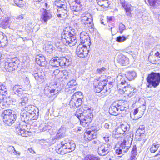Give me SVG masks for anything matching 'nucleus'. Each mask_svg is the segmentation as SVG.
Listing matches in <instances>:
<instances>
[{
  "instance_id": "39",
  "label": "nucleus",
  "mask_w": 160,
  "mask_h": 160,
  "mask_svg": "<svg viewBox=\"0 0 160 160\" xmlns=\"http://www.w3.org/2000/svg\"><path fill=\"white\" fill-rule=\"evenodd\" d=\"M50 62L51 65L53 67H57L61 66L60 60L58 58L53 59L50 61Z\"/></svg>"
},
{
  "instance_id": "8",
  "label": "nucleus",
  "mask_w": 160,
  "mask_h": 160,
  "mask_svg": "<svg viewBox=\"0 0 160 160\" xmlns=\"http://www.w3.org/2000/svg\"><path fill=\"white\" fill-rule=\"evenodd\" d=\"M88 51L86 46L81 44L78 46L76 50V53L78 57L83 58L87 56Z\"/></svg>"
},
{
  "instance_id": "58",
  "label": "nucleus",
  "mask_w": 160,
  "mask_h": 160,
  "mask_svg": "<svg viewBox=\"0 0 160 160\" xmlns=\"http://www.w3.org/2000/svg\"><path fill=\"white\" fill-rule=\"evenodd\" d=\"M117 105H116V106L118 107V110L120 109V111H123L124 110L125 108L122 105V104H121L120 103H119L118 102V103H117Z\"/></svg>"
},
{
  "instance_id": "45",
  "label": "nucleus",
  "mask_w": 160,
  "mask_h": 160,
  "mask_svg": "<svg viewBox=\"0 0 160 160\" xmlns=\"http://www.w3.org/2000/svg\"><path fill=\"white\" fill-rule=\"evenodd\" d=\"M36 109H37L33 105H28L25 107L24 110L26 111L29 114L31 112L34 111Z\"/></svg>"
},
{
  "instance_id": "26",
  "label": "nucleus",
  "mask_w": 160,
  "mask_h": 160,
  "mask_svg": "<svg viewBox=\"0 0 160 160\" xmlns=\"http://www.w3.org/2000/svg\"><path fill=\"white\" fill-rule=\"evenodd\" d=\"M80 94H81L80 92H76L72 96V98L69 102V105L71 108L73 109L77 107L74 100H75V98H78V96Z\"/></svg>"
},
{
  "instance_id": "33",
  "label": "nucleus",
  "mask_w": 160,
  "mask_h": 160,
  "mask_svg": "<svg viewBox=\"0 0 160 160\" xmlns=\"http://www.w3.org/2000/svg\"><path fill=\"white\" fill-rule=\"evenodd\" d=\"M54 4L59 8H67V5L64 0H56L54 2Z\"/></svg>"
},
{
  "instance_id": "51",
  "label": "nucleus",
  "mask_w": 160,
  "mask_h": 160,
  "mask_svg": "<svg viewBox=\"0 0 160 160\" xmlns=\"http://www.w3.org/2000/svg\"><path fill=\"white\" fill-rule=\"evenodd\" d=\"M82 98L79 97V95L78 96V98H75V100L74 101H75L77 107H78L81 104Z\"/></svg>"
},
{
  "instance_id": "5",
  "label": "nucleus",
  "mask_w": 160,
  "mask_h": 160,
  "mask_svg": "<svg viewBox=\"0 0 160 160\" xmlns=\"http://www.w3.org/2000/svg\"><path fill=\"white\" fill-rule=\"evenodd\" d=\"M61 147L58 148V152L60 153L64 149L66 150V152H70L74 150L75 148V144L72 141L67 139L61 142Z\"/></svg>"
},
{
  "instance_id": "24",
  "label": "nucleus",
  "mask_w": 160,
  "mask_h": 160,
  "mask_svg": "<svg viewBox=\"0 0 160 160\" xmlns=\"http://www.w3.org/2000/svg\"><path fill=\"white\" fill-rule=\"evenodd\" d=\"M116 105L117 102H115L111 106L109 110V113L110 114L116 116L119 113L118 112V108Z\"/></svg>"
},
{
  "instance_id": "22",
  "label": "nucleus",
  "mask_w": 160,
  "mask_h": 160,
  "mask_svg": "<svg viewBox=\"0 0 160 160\" xmlns=\"http://www.w3.org/2000/svg\"><path fill=\"white\" fill-rule=\"evenodd\" d=\"M35 59L36 62L39 66H44L45 65L46 62L45 57L42 55H37Z\"/></svg>"
},
{
  "instance_id": "44",
  "label": "nucleus",
  "mask_w": 160,
  "mask_h": 160,
  "mask_svg": "<svg viewBox=\"0 0 160 160\" xmlns=\"http://www.w3.org/2000/svg\"><path fill=\"white\" fill-rule=\"evenodd\" d=\"M19 99V98L18 97L12 98L10 99L9 98V101L10 103H8V104H12L14 105H17V106H18Z\"/></svg>"
},
{
  "instance_id": "43",
  "label": "nucleus",
  "mask_w": 160,
  "mask_h": 160,
  "mask_svg": "<svg viewBox=\"0 0 160 160\" xmlns=\"http://www.w3.org/2000/svg\"><path fill=\"white\" fill-rule=\"evenodd\" d=\"M159 146V144L157 143L153 144L151 145L150 148V152L152 153H154L157 150Z\"/></svg>"
},
{
  "instance_id": "14",
  "label": "nucleus",
  "mask_w": 160,
  "mask_h": 160,
  "mask_svg": "<svg viewBox=\"0 0 160 160\" xmlns=\"http://www.w3.org/2000/svg\"><path fill=\"white\" fill-rule=\"evenodd\" d=\"M29 94L27 93L22 94L19 98V100L18 102V106L20 107L25 106L28 104Z\"/></svg>"
},
{
  "instance_id": "15",
  "label": "nucleus",
  "mask_w": 160,
  "mask_h": 160,
  "mask_svg": "<svg viewBox=\"0 0 160 160\" xmlns=\"http://www.w3.org/2000/svg\"><path fill=\"white\" fill-rule=\"evenodd\" d=\"M128 142L124 140L123 138H122L121 140L118 141L116 146L117 147H118L119 146L120 148H121L123 149V152H126L128 151L130 148L131 144L129 143V145H127Z\"/></svg>"
},
{
  "instance_id": "25",
  "label": "nucleus",
  "mask_w": 160,
  "mask_h": 160,
  "mask_svg": "<svg viewBox=\"0 0 160 160\" xmlns=\"http://www.w3.org/2000/svg\"><path fill=\"white\" fill-rule=\"evenodd\" d=\"M19 127H16V130L17 133L23 137H28L29 135V133H30L24 129H21L20 126V123H19Z\"/></svg>"
},
{
  "instance_id": "49",
  "label": "nucleus",
  "mask_w": 160,
  "mask_h": 160,
  "mask_svg": "<svg viewBox=\"0 0 160 160\" xmlns=\"http://www.w3.org/2000/svg\"><path fill=\"white\" fill-rule=\"evenodd\" d=\"M9 61L10 62V63L12 64V65H11L12 67H13V65H16V69L18 67V61L17 60H16L14 58H9Z\"/></svg>"
},
{
  "instance_id": "12",
  "label": "nucleus",
  "mask_w": 160,
  "mask_h": 160,
  "mask_svg": "<svg viewBox=\"0 0 160 160\" xmlns=\"http://www.w3.org/2000/svg\"><path fill=\"white\" fill-rule=\"evenodd\" d=\"M41 18L40 20L42 22H46L48 20L52 17L50 13L46 9L42 8L40 9Z\"/></svg>"
},
{
  "instance_id": "29",
  "label": "nucleus",
  "mask_w": 160,
  "mask_h": 160,
  "mask_svg": "<svg viewBox=\"0 0 160 160\" xmlns=\"http://www.w3.org/2000/svg\"><path fill=\"white\" fill-rule=\"evenodd\" d=\"M29 114L26 111H22L20 113V117L22 120L26 122L30 119Z\"/></svg>"
},
{
  "instance_id": "62",
  "label": "nucleus",
  "mask_w": 160,
  "mask_h": 160,
  "mask_svg": "<svg viewBox=\"0 0 160 160\" xmlns=\"http://www.w3.org/2000/svg\"><path fill=\"white\" fill-rule=\"evenodd\" d=\"M145 131H142V132H141V133H137V135L140 137L139 138H144L145 137V134L144 133Z\"/></svg>"
},
{
  "instance_id": "61",
  "label": "nucleus",
  "mask_w": 160,
  "mask_h": 160,
  "mask_svg": "<svg viewBox=\"0 0 160 160\" xmlns=\"http://www.w3.org/2000/svg\"><path fill=\"white\" fill-rule=\"evenodd\" d=\"M46 50H48V52H51L53 50V47L52 45H49L47 46L45 48Z\"/></svg>"
},
{
  "instance_id": "19",
  "label": "nucleus",
  "mask_w": 160,
  "mask_h": 160,
  "mask_svg": "<svg viewBox=\"0 0 160 160\" xmlns=\"http://www.w3.org/2000/svg\"><path fill=\"white\" fill-rule=\"evenodd\" d=\"M77 84V83L76 82V81L74 79L71 80L69 82H68L67 85V88L65 89L66 91L69 92V93H70L72 92V90L74 92V91L76 89V87L72 88L75 86Z\"/></svg>"
},
{
  "instance_id": "37",
  "label": "nucleus",
  "mask_w": 160,
  "mask_h": 160,
  "mask_svg": "<svg viewBox=\"0 0 160 160\" xmlns=\"http://www.w3.org/2000/svg\"><path fill=\"white\" fill-rule=\"evenodd\" d=\"M39 111L37 109H36L34 111L31 112L29 113L30 119H36L38 117Z\"/></svg>"
},
{
  "instance_id": "31",
  "label": "nucleus",
  "mask_w": 160,
  "mask_h": 160,
  "mask_svg": "<svg viewBox=\"0 0 160 160\" xmlns=\"http://www.w3.org/2000/svg\"><path fill=\"white\" fill-rule=\"evenodd\" d=\"M60 90V89L59 90L56 88H55L54 89H52L51 87L49 88V87H48L45 88L44 89V92H49L51 93V95H54L58 93V91Z\"/></svg>"
},
{
  "instance_id": "2",
  "label": "nucleus",
  "mask_w": 160,
  "mask_h": 160,
  "mask_svg": "<svg viewBox=\"0 0 160 160\" xmlns=\"http://www.w3.org/2000/svg\"><path fill=\"white\" fill-rule=\"evenodd\" d=\"M84 110L83 108H81L79 109H77L75 114V115L80 120L81 122L85 125L87 124L88 125L92 121V114L91 113H89L86 116L84 115Z\"/></svg>"
},
{
  "instance_id": "60",
  "label": "nucleus",
  "mask_w": 160,
  "mask_h": 160,
  "mask_svg": "<svg viewBox=\"0 0 160 160\" xmlns=\"http://www.w3.org/2000/svg\"><path fill=\"white\" fill-rule=\"evenodd\" d=\"M7 39L6 37H4V36L3 38H0V44L2 46L3 45L2 43L4 44L6 43L7 42Z\"/></svg>"
},
{
  "instance_id": "48",
  "label": "nucleus",
  "mask_w": 160,
  "mask_h": 160,
  "mask_svg": "<svg viewBox=\"0 0 160 160\" xmlns=\"http://www.w3.org/2000/svg\"><path fill=\"white\" fill-rule=\"evenodd\" d=\"M113 132L115 134H123L124 133L120 126L116 128L115 130L113 131Z\"/></svg>"
},
{
  "instance_id": "40",
  "label": "nucleus",
  "mask_w": 160,
  "mask_h": 160,
  "mask_svg": "<svg viewBox=\"0 0 160 160\" xmlns=\"http://www.w3.org/2000/svg\"><path fill=\"white\" fill-rule=\"evenodd\" d=\"M6 87L2 83H0V96H5L7 94Z\"/></svg>"
},
{
  "instance_id": "42",
  "label": "nucleus",
  "mask_w": 160,
  "mask_h": 160,
  "mask_svg": "<svg viewBox=\"0 0 160 160\" xmlns=\"http://www.w3.org/2000/svg\"><path fill=\"white\" fill-rule=\"evenodd\" d=\"M83 160H100V158L98 156L92 155H88L85 157Z\"/></svg>"
},
{
  "instance_id": "55",
  "label": "nucleus",
  "mask_w": 160,
  "mask_h": 160,
  "mask_svg": "<svg viewBox=\"0 0 160 160\" xmlns=\"http://www.w3.org/2000/svg\"><path fill=\"white\" fill-rule=\"evenodd\" d=\"M60 60L61 66H66V62L67 60V58L64 57L61 58Z\"/></svg>"
},
{
  "instance_id": "35",
  "label": "nucleus",
  "mask_w": 160,
  "mask_h": 160,
  "mask_svg": "<svg viewBox=\"0 0 160 160\" xmlns=\"http://www.w3.org/2000/svg\"><path fill=\"white\" fill-rule=\"evenodd\" d=\"M39 128L41 132L48 131L51 129L52 128L50 126L48 125L47 124L44 123L40 125Z\"/></svg>"
},
{
  "instance_id": "18",
  "label": "nucleus",
  "mask_w": 160,
  "mask_h": 160,
  "mask_svg": "<svg viewBox=\"0 0 160 160\" xmlns=\"http://www.w3.org/2000/svg\"><path fill=\"white\" fill-rule=\"evenodd\" d=\"M25 90L24 88H23L22 86L19 85H15L13 88V91L14 94H17L19 97L22 95V94L26 93L23 92V91Z\"/></svg>"
},
{
  "instance_id": "63",
  "label": "nucleus",
  "mask_w": 160,
  "mask_h": 160,
  "mask_svg": "<svg viewBox=\"0 0 160 160\" xmlns=\"http://www.w3.org/2000/svg\"><path fill=\"white\" fill-rule=\"evenodd\" d=\"M124 9L126 11L127 15L128 16H130L131 14L130 12L131 8L129 6L127 8H125Z\"/></svg>"
},
{
  "instance_id": "17",
  "label": "nucleus",
  "mask_w": 160,
  "mask_h": 160,
  "mask_svg": "<svg viewBox=\"0 0 160 160\" xmlns=\"http://www.w3.org/2000/svg\"><path fill=\"white\" fill-rule=\"evenodd\" d=\"M11 116L3 118V122L7 125H11L16 121V115H11Z\"/></svg>"
},
{
  "instance_id": "59",
  "label": "nucleus",
  "mask_w": 160,
  "mask_h": 160,
  "mask_svg": "<svg viewBox=\"0 0 160 160\" xmlns=\"http://www.w3.org/2000/svg\"><path fill=\"white\" fill-rule=\"evenodd\" d=\"M106 70V68L104 67H103L100 68H98L97 69V72L100 74H102L105 72Z\"/></svg>"
},
{
  "instance_id": "53",
  "label": "nucleus",
  "mask_w": 160,
  "mask_h": 160,
  "mask_svg": "<svg viewBox=\"0 0 160 160\" xmlns=\"http://www.w3.org/2000/svg\"><path fill=\"white\" fill-rule=\"evenodd\" d=\"M126 40V38L124 36H119L116 38V41L118 42H122Z\"/></svg>"
},
{
  "instance_id": "41",
  "label": "nucleus",
  "mask_w": 160,
  "mask_h": 160,
  "mask_svg": "<svg viewBox=\"0 0 160 160\" xmlns=\"http://www.w3.org/2000/svg\"><path fill=\"white\" fill-rule=\"evenodd\" d=\"M110 4V2L108 0H102L98 2V4L103 8H108Z\"/></svg>"
},
{
  "instance_id": "47",
  "label": "nucleus",
  "mask_w": 160,
  "mask_h": 160,
  "mask_svg": "<svg viewBox=\"0 0 160 160\" xmlns=\"http://www.w3.org/2000/svg\"><path fill=\"white\" fill-rule=\"evenodd\" d=\"M122 130L123 131L124 133L128 131L130 129V126L128 124H122L120 125Z\"/></svg>"
},
{
  "instance_id": "3",
  "label": "nucleus",
  "mask_w": 160,
  "mask_h": 160,
  "mask_svg": "<svg viewBox=\"0 0 160 160\" xmlns=\"http://www.w3.org/2000/svg\"><path fill=\"white\" fill-rule=\"evenodd\" d=\"M108 80L104 79L100 81H94V91L96 92H99L102 91L101 94L102 96L104 97L108 95L110 92L111 90L110 88L106 89H103L104 87L107 85Z\"/></svg>"
},
{
  "instance_id": "9",
  "label": "nucleus",
  "mask_w": 160,
  "mask_h": 160,
  "mask_svg": "<svg viewBox=\"0 0 160 160\" xmlns=\"http://www.w3.org/2000/svg\"><path fill=\"white\" fill-rule=\"evenodd\" d=\"M118 90L119 91L120 93H124L130 97L134 95L137 90L136 89L134 88L132 86L128 84L127 86H124L122 88V89L120 88V89Z\"/></svg>"
},
{
  "instance_id": "27",
  "label": "nucleus",
  "mask_w": 160,
  "mask_h": 160,
  "mask_svg": "<svg viewBox=\"0 0 160 160\" xmlns=\"http://www.w3.org/2000/svg\"><path fill=\"white\" fill-rule=\"evenodd\" d=\"M96 133L93 131L89 130L85 133V136L87 139L91 141L96 138Z\"/></svg>"
},
{
  "instance_id": "7",
  "label": "nucleus",
  "mask_w": 160,
  "mask_h": 160,
  "mask_svg": "<svg viewBox=\"0 0 160 160\" xmlns=\"http://www.w3.org/2000/svg\"><path fill=\"white\" fill-rule=\"evenodd\" d=\"M32 74L38 83H40L44 81L45 74L44 72L36 68L32 71Z\"/></svg>"
},
{
  "instance_id": "32",
  "label": "nucleus",
  "mask_w": 160,
  "mask_h": 160,
  "mask_svg": "<svg viewBox=\"0 0 160 160\" xmlns=\"http://www.w3.org/2000/svg\"><path fill=\"white\" fill-rule=\"evenodd\" d=\"M126 75L127 79L130 81L134 79L136 76V72L133 71H129L125 74Z\"/></svg>"
},
{
  "instance_id": "6",
  "label": "nucleus",
  "mask_w": 160,
  "mask_h": 160,
  "mask_svg": "<svg viewBox=\"0 0 160 160\" xmlns=\"http://www.w3.org/2000/svg\"><path fill=\"white\" fill-rule=\"evenodd\" d=\"M87 16H84L81 19V22L86 27L89 28V31L91 32H93L94 30V28L92 22V18L91 15L90 14H87Z\"/></svg>"
},
{
  "instance_id": "16",
  "label": "nucleus",
  "mask_w": 160,
  "mask_h": 160,
  "mask_svg": "<svg viewBox=\"0 0 160 160\" xmlns=\"http://www.w3.org/2000/svg\"><path fill=\"white\" fill-rule=\"evenodd\" d=\"M118 62L122 66H126L129 63V59L122 54H120L117 57Z\"/></svg>"
},
{
  "instance_id": "23",
  "label": "nucleus",
  "mask_w": 160,
  "mask_h": 160,
  "mask_svg": "<svg viewBox=\"0 0 160 160\" xmlns=\"http://www.w3.org/2000/svg\"><path fill=\"white\" fill-rule=\"evenodd\" d=\"M11 65H12V64L10 63V62L9 61V58L5 60L4 63V67L5 69L7 71L10 72L16 69V66L13 65V67H12L10 66Z\"/></svg>"
},
{
  "instance_id": "13",
  "label": "nucleus",
  "mask_w": 160,
  "mask_h": 160,
  "mask_svg": "<svg viewBox=\"0 0 160 160\" xmlns=\"http://www.w3.org/2000/svg\"><path fill=\"white\" fill-rule=\"evenodd\" d=\"M126 75L120 74L118 75L117 77V89H120L121 85L123 84H127L128 82H126L127 78Z\"/></svg>"
},
{
  "instance_id": "36",
  "label": "nucleus",
  "mask_w": 160,
  "mask_h": 160,
  "mask_svg": "<svg viewBox=\"0 0 160 160\" xmlns=\"http://www.w3.org/2000/svg\"><path fill=\"white\" fill-rule=\"evenodd\" d=\"M133 135L132 133H129L124 138H123V140L127 142L128 144L127 145H129V143L131 144L133 140Z\"/></svg>"
},
{
  "instance_id": "34",
  "label": "nucleus",
  "mask_w": 160,
  "mask_h": 160,
  "mask_svg": "<svg viewBox=\"0 0 160 160\" xmlns=\"http://www.w3.org/2000/svg\"><path fill=\"white\" fill-rule=\"evenodd\" d=\"M148 1L149 5L152 6L153 8H159L158 2H159L160 0H148Z\"/></svg>"
},
{
  "instance_id": "52",
  "label": "nucleus",
  "mask_w": 160,
  "mask_h": 160,
  "mask_svg": "<svg viewBox=\"0 0 160 160\" xmlns=\"http://www.w3.org/2000/svg\"><path fill=\"white\" fill-rule=\"evenodd\" d=\"M111 136V135L109 133H103V140L107 143L109 140Z\"/></svg>"
},
{
  "instance_id": "54",
  "label": "nucleus",
  "mask_w": 160,
  "mask_h": 160,
  "mask_svg": "<svg viewBox=\"0 0 160 160\" xmlns=\"http://www.w3.org/2000/svg\"><path fill=\"white\" fill-rule=\"evenodd\" d=\"M131 156L133 157H136V156L137 155V147L136 146H134L131 151Z\"/></svg>"
},
{
  "instance_id": "56",
  "label": "nucleus",
  "mask_w": 160,
  "mask_h": 160,
  "mask_svg": "<svg viewBox=\"0 0 160 160\" xmlns=\"http://www.w3.org/2000/svg\"><path fill=\"white\" fill-rule=\"evenodd\" d=\"M120 4L121 5L122 7L124 9L129 7L128 5L126 4L125 0H120Z\"/></svg>"
},
{
  "instance_id": "28",
  "label": "nucleus",
  "mask_w": 160,
  "mask_h": 160,
  "mask_svg": "<svg viewBox=\"0 0 160 160\" xmlns=\"http://www.w3.org/2000/svg\"><path fill=\"white\" fill-rule=\"evenodd\" d=\"M9 18L8 17H4L0 23V27L4 29L9 28L10 26L9 24Z\"/></svg>"
},
{
  "instance_id": "1",
  "label": "nucleus",
  "mask_w": 160,
  "mask_h": 160,
  "mask_svg": "<svg viewBox=\"0 0 160 160\" xmlns=\"http://www.w3.org/2000/svg\"><path fill=\"white\" fill-rule=\"evenodd\" d=\"M76 33L74 29L68 30V28L64 29L62 34V41L64 45L71 47L75 45L77 42Z\"/></svg>"
},
{
  "instance_id": "50",
  "label": "nucleus",
  "mask_w": 160,
  "mask_h": 160,
  "mask_svg": "<svg viewBox=\"0 0 160 160\" xmlns=\"http://www.w3.org/2000/svg\"><path fill=\"white\" fill-rule=\"evenodd\" d=\"M118 30L117 31L118 32L120 33H122L123 30H125L126 27L125 25L122 24V23H120L118 25Z\"/></svg>"
},
{
  "instance_id": "11",
  "label": "nucleus",
  "mask_w": 160,
  "mask_h": 160,
  "mask_svg": "<svg viewBox=\"0 0 160 160\" xmlns=\"http://www.w3.org/2000/svg\"><path fill=\"white\" fill-rule=\"evenodd\" d=\"M110 145L109 144H101L98 146V152L101 156H104L109 152Z\"/></svg>"
},
{
  "instance_id": "10",
  "label": "nucleus",
  "mask_w": 160,
  "mask_h": 160,
  "mask_svg": "<svg viewBox=\"0 0 160 160\" xmlns=\"http://www.w3.org/2000/svg\"><path fill=\"white\" fill-rule=\"evenodd\" d=\"M70 7L72 10L76 12H79L82 9V7L80 4L79 0H68Z\"/></svg>"
},
{
  "instance_id": "38",
  "label": "nucleus",
  "mask_w": 160,
  "mask_h": 160,
  "mask_svg": "<svg viewBox=\"0 0 160 160\" xmlns=\"http://www.w3.org/2000/svg\"><path fill=\"white\" fill-rule=\"evenodd\" d=\"M11 115H16L15 114H12V110L10 109H8L4 110L2 112L1 116L3 117V118L11 116Z\"/></svg>"
},
{
  "instance_id": "46",
  "label": "nucleus",
  "mask_w": 160,
  "mask_h": 160,
  "mask_svg": "<svg viewBox=\"0 0 160 160\" xmlns=\"http://www.w3.org/2000/svg\"><path fill=\"white\" fill-rule=\"evenodd\" d=\"M14 1L15 4L20 8L23 7L25 4V2L22 0H14Z\"/></svg>"
},
{
  "instance_id": "4",
  "label": "nucleus",
  "mask_w": 160,
  "mask_h": 160,
  "mask_svg": "<svg viewBox=\"0 0 160 160\" xmlns=\"http://www.w3.org/2000/svg\"><path fill=\"white\" fill-rule=\"evenodd\" d=\"M146 80L148 84V87L156 88L160 83V73L152 72L148 74Z\"/></svg>"
},
{
  "instance_id": "30",
  "label": "nucleus",
  "mask_w": 160,
  "mask_h": 160,
  "mask_svg": "<svg viewBox=\"0 0 160 160\" xmlns=\"http://www.w3.org/2000/svg\"><path fill=\"white\" fill-rule=\"evenodd\" d=\"M66 132L65 128L64 127H62L58 130V133L56 136V139H58L59 138L63 137L65 135Z\"/></svg>"
},
{
  "instance_id": "57",
  "label": "nucleus",
  "mask_w": 160,
  "mask_h": 160,
  "mask_svg": "<svg viewBox=\"0 0 160 160\" xmlns=\"http://www.w3.org/2000/svg\"><path fill=\"white\" fill-rule=\"evenodd\" d=\"M55 45L57 48V50L59 51H62V46L59 42H56Z\"/></svg>"
},
{
  "instance_id": "64",
  "label": "nucleus",
  "mask_w": 160,
  "mask_h": 160,
  "mask_svg": "<svg viewBox=\"0 0 160 160\" xmlns=\"http://www.w3.org/2000/svg\"><path fill=\"white\" fill-rule=\"evenodd\" d=\"M92 142L94 144L97 145H99V146L101 144L100 143V142L97 139H93L92 140Z\"/></svg>"
},
{
  "instance_id": "20",
  "label": "nucleus",
  "mask_w": 160,
  "mask_h": 160,
  "mask_svg": "<svg viewBox=\"0 0 160 160\" xmlns=\"http://www.w3.org/2000/svg\"><path fill=\"white\" fill-rule=\"evenodd\" d=\"M80 43H84L86 42L90 43V37L88 34L85 32H82L81 33L80 35Z\"/></svg>"
},
{
  "instance_id": "21",
  "label": "nucleus",
  "mask_w": 160,
  "mask_h": 160,
  "mask_svg": "<svg viewBox=\"0 0 160 160\" xmlns=\"http://www.w3.org/2000/svg\"><path fill=\"white\" fill-rule=\"evenodd\" d=\"M67 8H60L57 9V16L58 17L62 19L65 18L67 17Z\"/></svg>"
}]
</instances>
